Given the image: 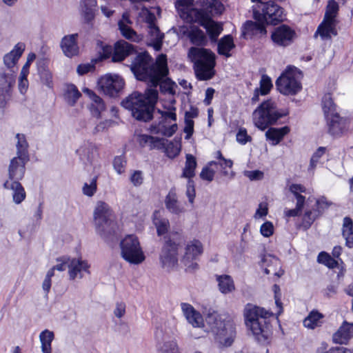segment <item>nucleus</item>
Listing matches in <instances>:
<instances>
[{
	"label": "nucleus",
	"mask_w": 353,
	"mask_h": 353,
	"mask_svg": "<svg viewBox=\"0 0 353 353\" xmlns=\"http://www.w3.org/2000/svg\"><path fill=\"white\" fill-rule=\"evenodd\" d=\"M78 34L65 36L61 41V48L64 54L68 57L75 56L79 52V46L77 42Z\"/></svg>",
	"instance_id": "obj_26"
},
{
	"label": "nucleus",
	"mask_w": 353,
	"mask_h": 353,
	"mask_svg": "<svg viewBox=\"0 0 353 353\" xmlns=\"http://www.w3.org/2000/svg\"><path fill=\"white\" fill-rule=\"evenodd\" d=\"M322 108L326 119L332 117L336 112V105L334 103L333 99L330 93L325 94L322 99Z\"/></svg>",
	"instance_id": "obj_41"
},
{
	"label": "nucleus",
	"mask_w": 353,
	"mask_h": 353,
	"mask_svg": "<svg viewBox=\"0 0 353 353\" xmlns=\"http://www.w3.org/2000/svg\"><path fill=\"white\" fill-rule=\"evenodd\" d=\"M203 245L199 240L194 239L190 241L186 247L183 261L187 265L186 261L196 259L203 253Z\"/></svg>",
	"instance_id": "obj_30"
},
{
	"label": "nucleus",
	"mask_w": 353,
	"mask_h": 353,
	"mask_svg": "<svg viewBox=\"0 0 353 353\" xmlns=\"http://www.w3.org/2000/svg\"><path fill=\"white\" fill-rule=\"evenodd\" d=\"M196 165V158L192 154H186L185 166L183 168L181 177L187 179L188 180H192V178L195 176Z\"/></svg>",
	"instance_id": "obj_33"
},
{
	"label": "nucleus",
	"mask_w": 353,
	"mask_h": 353,
	"mask_svg": "<svg viewBox=\"0 0 353 353\" xmlns=\"http://www.w3.org/2000/svg\"><path fill=\"white\" fill-rule=\"evenodd\" d=\"M29 157L17 156L10 160L8 167L9 181H19L25 174V165L28 161Z\"/></svg>",
	"instance_id": "obj_17"
},
{
	"label": "nucleus",
	"mask_w": 353,
	"mask_h": 353,
	"mask_svg": "<svg viewBox=\"0 0 353 353\" xmlns=\"http://www.w3.org/2000/svg\"><path fill=\"white\" fill-rule=\"evenodd\" d=\"M302 73L295 67H288L278 78L276 85L278 90L285 95H294L301 90Z\"/></svg>",
	"instance_id": "obj_9"
},
{
	"label": "nucleus",
	"mask_w": 353,
	"mask_h": 353,
	"mask_svg": "<svg viewBox=\"0 0 353 353\" xmlns=\"http://www.w3.org/2000/svg\"><path fill=\"white\" fill-rule=\"evenodd\" d=\"M130 181L134 186H139L143 183V172L140 170L134 171L130 176Z\"/></svg>",
	"instance_id": "obj_59"
},
{
	"label": "nucleus",
	"mask_w": 353,
	"mask_h": 353,
	"mask_svg": "<svg viewBox=\"0 0 353 353\" xmlns=\"http://www.w3.org/2000/svg\"><path fill=\"white\" fill-rule=\"evenodd\" d=\"M317 353H353L350 349L341 346H334L329 349H319Z\"/></svg>",
	"instance_id": "obj_54"
},
{
	"label": "nucleus",
	"mask_w": 353,
	"mask_h": 353,
	"mask_svg": "<svg viewBox=\"0 0 353 353\" xmlns=\"http://www.w3.org/2000/svg\"><path fill=\"white\" fill-rule=\"evenodd\" d=\"M162 353H176L179 352L177 343L175 340H172L163 343L159 347Z\"/></svg>",
	"instance_id": "obj_51"
},
{
	"label": "nucleus",
	"mask_w": 353,
	"mask_h": 353,
	"mask_svg": "<svg viewBox=\"0 0 353 353\" xmlns=\"http://www.w3.org/2000/svg\"><path fill=\"white\" fill-rule=\"evenodd\" d=\"M181 308L187 321L194 327L201 328L204 327V320L201 314L194 307L187 303H182Z\"/></svg>",
	"instance_id": "obj_19"
},
{
	"label": "nucleus",
	"mask_w": 353,
	"mask_h": 353,
	"mask_svg": "<svg viewBox=\"0 0 353 353\" xmlns=\"http://www.w3.org/2000/svg\"><path fill=\"white\" fill-rule=\"evenodd\" d=\"M273 290L274 292L275 303L279 309L277 314L279 315L283 311L282 303L281 301L280 288L279 285L275 284L273 285Z\"/></svg>",
	"instance_id": "obj_61"
},
{
	"label": "nucleus",
	"mask_w": 353,
	"mask_h": 353,
	"mask_svg": "<svg viewBox=\"0 0 353 353\" xmlns=\"http://www.w3.org/2000/svg\"><path fill=\"white\" fill-rule=\"evenodd\" d=\"M205 321L216 342L223 347L232 345L236 337V325L234 318L213 312L207 315Z\"/></svg>",
	"instance_id": "obj_3"
},
{
	"label": "nucleus",
	"mask_w": 353,
	"mask_h": 353,
	"mask_svg": "<svg viewBox=\"0 0 353 353\" xmlns=\"http://www.w3.org/2000/svg\"><path fill=\"white\" fill-rule=\"evenodd\" d=\"M235 48L234 40L230 35L222 37L218 43V53L225 57H231L230 51Z\"/></svg>",
	"instance_id": "obj_37"
},
{
	"label": "nucleus",
	"mask_w": 353,
	"mask_h": 353,
	"mask_svg": "<svg viewBox=\"0 0 353 353\" xmlns=\"http://www.w3.org/2000/svg\"><path fill=\"white\" fill-rule=\"evenodd\" d=\"M216 280L218 283L219 290L222 294H227L235 290L234 280L230 275H217Z\"/></svg>",
	"instance_id": "obj_32"
},
{
	"label": "nucleus",
	"mask_w": 353,
	"mask_h": 353,
	"mask_svg": "<svg viewBox=\"0 0 353 353\" xmlns=\"http://www.w3.org/2000/svg\"><path fill=\"white\" fill-rule=\"evenodd\" d=\"M328 127V132L332 137H340L347 132L349 129L348 121L339 116H335L326 119Z\"/></svg>",
	"instance_id": "obj_18"
},
{
	"label": "nucleus",
	"mask_w": 353,
	"mask_h": 353,
	"mask_svg": "<svg viewBox=\"0 0 353 353\" xmlns=\"http://www.w3.org/2000/svg\"><path fill=\"white\" fill-rule=\"evenodd\" d=\"M162 151L170 159H174L179 155L181 151L180 142L175 140L173 141H169L167 139L166 144H165V148L162 150Z\"/></svg>",
	"instance_id": "obj_45"
},
{
	"label": "nucleus",
	"mask_w": 353,
	"mask_h": 353,
	"mask_svg": "<svg viewBox=\"0 0 353 353\" xmlns=\"http://www.w3.org/2000/svg\"><path fill=\"white\" fill-rule=\"evenodd\" d=\"M149 45L152 46L156 51L161 49L163 39L164 37L163 33H161L157 27H152L148 30Z\"/></svg>",
	"instance_id": "obj_36"
},
{
	"label": "nucleus",
	"mask_w": 353,
	"mask_h": 353,
	"mask_svg": "<svg viewBox=\"0 0 353 353\" xmlns=\"http://www.w3.org/2000/svg\"><path fill=\"white\" fill-rule=\"evenodd\" d=\"M257 21H248L244 24L245 32L252 35L265 34V26L263 19Z\"/></svg>",
	"instance_id": "obj_39"
},
{
	"label": "nucleus",
	"mask_w": 353,
	"mask_h": 353,
	"mask_svg": "<svg viewBox=\"0 0 353 353\" xmlns=\"http://www.w3.org/2000/svg\"><path fill=\"white\" fill-rule=\"evenodd\" d=\"M25 50V44L23 43H17L14 48L8 54H6L3 57V62L5 65L10 69V72L12 70H15L17 72V68L15 67L18 60L21 57L23 51Z\"/></svg>",
	"instance_id": "obj_25"
},
{
	"label": "nucleus",
	"mask_w": 353,
	"mask_h": 353,
	"mask_svg": "<svg viewBox=\"0 0 353 353\" xmlns=\"http://www.w3.org/2000/svg\"><path fill=\"white\" fill-rule=\"evenodd\" d=\"M83 92L86 94L88 97L90 98L91 103L90 105H99V104H104L103 100L101 97L97 96L92 90L88 89V88H84L83 90Z\"/></svg>",
	"instance_id": "obj_56"
},
{
	"label": "nucleus",
	"mask_w": 353,
	"mask_h": 353,
	"mask_svg": "<svg viewBox=\"0 0 353 353\" xmlns=\"http://www.w3.org/2000/svg\"><path fill=\"white\" fill-rule=\"evenodd\" d=\"M353 338V323L344 321L332 335V342L339 345H347Z\"/></svg>",
	"instance_id": "obj_20"
},
{
	"label": "nucleus",
	"mask_w": 353,
	"mask_h": 353,
	"mask_svg": "<svg viewBox=\"0 0 353 353\" xmlns=\"http://www.w3.org/2000/svg\"><path fill=\"white\" fill-rule=\"evenodd\" d=\"M152 223L157 229L158 236L166 234L170 228L169 220L161 214V212L156 210L152 214Z\"/></svg>",
	"instance_id": "obj_31"
},
{
	"label": "nucleus",
	"mask_w": 353,
	"mask_h": 353,
	"mask_svg": "<svg viewBox=\"0 0 353 353\" xmlns=\"http://www.w3.org/2000/svg\"><path fill=\"white\" fill-rule=\"evenodd\" d=\"M339 10L338 3L335 0H329L326 6L324 18L319 26L314 37L319 34L321 39L328 40L332 36L337 34L336 26L337 25L336 17Z\"/></svg>",
	"instance_id": "obj_8"
},
{
	"label": "nucleus",
	"mask_w": 353,
	"mask_h": 353,
	"mask_svg": "<svg viewBox=\"0 0 353 353\" xmlns=\"http://www.w3.org/2000/svg\"><path fill=\"white\" fill-rule=\"evenodd\" d=\"M54 339V334L52 331L45 330L39 334V340L41 344V351L43 353H51V343Z\"/></svg>",
	"instance_id": "obj_42"
},
{
	"label": "nucleus",
	"mask_w": 353,
	"mask_h": 353,
	"mask_svg": "<svg viewBox=\"0 0 353 353\" xmlns=\"http://www.w3.org/2000/svg\"><path fill=\"white\" fill-rule=\"evenodd\" d=\"M162 118L164 121L159 122L157 125H152L150 127V132L154 134H161L165 137H172L177 130V125L172 123L167 126L165 123L168 119L172 121H176V114L175 113V108H173L168 111H160Z\"/></svg>",
	"instance_id": "obj_13"
},
{
	"label": "nucleus",
	"mask_w": 353,
	"mask_h": 353,
	"mask_svg": "<svg viewBox=\"0 0 353 353\" xmlns=\"http://www.w3.org/2000/svg\"><path fill=\"white\" fill-rule=\"evenodd\" d=\"M276 107L272 100L263 102L252 113L254 125L261 130H265L269 125L274 124L280 118L285 116Z\"/></svg>",
	"instance_id": "obj_7"
},
{
	"label": "nucleus",
	"mask_w": 353,
	"mask_h": 353,
	"mask_svg": "<svg viewBox=\"0 0 353 353\" xmlns=\"http://www.w3.org/2000/svg\"><path fill=\"white\" fill-rule=\"evenodd\" d=\"M120 248L121 257L129 263L139 265L145 261V254L135 235L125 236L120 243Z\"/></svg>",
	"instance_id": "obj_10"
},
{
	"label": "nucleus",
	"mask_w": 353,
	"mask_h": 353,
	"mask_svg": "<svg viewBox=\"0 0 353 353\" xmlns=\"http://www.w3.org/2000/svg\"><path fill=\"white\" fill-rule=\"evenodd\" d=\"M188 37L191 43L196 46H203L207 41L204 32L196 27L191 28L188 34Z\"/></svg>",
	"instance_id": "obj_44"
},
{
	"label": "nucleus",
	"mask_w": 353,
	"mask_h": 353,
	"mask_svg": "<svg viewBox=\"0 0 353 353\" xmlns=\"http://www.w3.org/2000/svg\"><path fill=\"white\" fill-rule=\"evenodd\" d=\"M16 138L17 139V155L24 157H28V144L27 143V141L26 139L25 135L23 134H17L16 135Z\"/></svg>",
	"instance_id": "obj_47"
},
{
	"label": "nucleus",
	"mask_w": 353,
	"mask_h": 353,
	"mask_svg": "<svg viewBox=\"0 0 353 353\" xmlns=\"http://www.w3.org/2000/svg\"><path fill=\"white\" fill-rule=\"evenodd\" d=\"M63 96L67 103L72 105L79 99L81 94L74 85L68 84L65 85Z\"/></svg>",
	"instance_id": "obj_43"
},
{
	"label": "nucleus",
	"mask_w": 353,
	"mask_h": 353,
	"mask_svg": "<svg viewBox=\"0 0 353 353\" xmlns=\"http://www.w3.org/2000/svg\"><path fill=\"white\" fill-rule=\"evenodd\" d=\"M177 256L178 244L170 239L166 240L159 256L161 267L168 271L173 270L178 264Z\"/></svg>",
	"instance_id": "obj_12"
},
{
	"label": "nucleus",
	"mask_w": 353,
	"mask_h": 353,
	"mask_svg": "<svg viewBox=\"0 0 353 353\" xmlns=\"http://www.w3.org/2000/svg\"><path fill=\"white\" fill-rule=\"evenodd\" d=\"M253 14L256 20L263 19L268 24H276L284 19L283 10L272 1L265 4H255Z\"/></svg>",
	"instance_id": "obj_11"
},
{
	"label": "nucleus",
	"mask_w": 353,
	"mask_h": 353,
	"mask_svg": "<svg viewBox=\"0 0 353 353\" xmlns=\"http://www.w3.org/2000/svg\"><path fill=\"white\" fill-rule=\"evenodd\" d=\"M209 8H210L211 12H214L216 14H221L224 10V6L219 0H211L209 3Z\"/></svg>",
	"instance_id": "obj_57"
},
{
	"label": "nucleus",
	"mask_w": 353,
	"mask_h": 353,
	"mask_svg": "<svg viewBox=\"0 0 353 353\" xmlns=\"http://www.w3.org/2000/svg\"><path fill=\"white\" fill-rule=\"evenodd\" d=\"M137 142L139 145L143 148L148 147L151 150H157L162 151L165 148L167 139L143 134L137 136Z\"/></svg>",
	"instance_id": "obj_23"
},
{
	"label": "nucleus",
	"mask_w": 353,
	"mask_h": 353,
	"mask_svg": "<svg viewBox=\"0 0 353 353\" xmlns=\"http://www.w3.org/2000/svg\"><path fill=\"white\" fill-rule=\"evenodd\" d=\"M327 149L325 147H319L313 154L310 163V168L314 169L320 159V158L325 153Z\"/></svg>",
	"instance_id": "obj_53"
},
{
	"label": "nucleus",
	"mask_w": 353,
	"mask_h": 353,
	"mask_svg": "<svg viewBox=\"0 0 353 353\" xmlns=\"http://www.w3.org/2000/svg\"><path fill=\"white\" fill-rule=\"evenodd\" d=\"M324 316L317 310L311 311L303 321V325L308 329L314 330L321 325Z\"/></svg>",
	"instance_id": "obj_38"
},
{
	"label": "nucleus",
	"mask_w": 353,
	"mask_h": 353,
	"mask_svg": "<svg viewBox=\"0 0 353 353\" xmlns=\"http://www.w3.org/2000/svg\"><path fill=\"white\" fill-rule=\"evenodd\" d=\"M342 235L345 239L346 246L353 248V221L350 217L343 219Z\"/></svg>",
	"instance_id": "obj_40"
},
{
	"label": "nucleus",
	"mask_w": 353,
	"mask_h": 353,
	"mask_svg": "<svg viewBox=\"0 0 353 353\" xmlns=\"http://www.w3.org/2000/svg\"><path fill=\"white\" fill-rule=\"evenodd\" d=\"M134 46L124 40L118 41L114 44V52L112 56L113 62H119L124 60L134 52Z\"/></svg>",
	"instance_id": "obj_24"
},
{
	"label": "nucleus",
	"mask_w": 353,
	"mask_h": 353,
	"mask_svg": "<svg viewBox=\"0 0 353 353\" xmlns=\"http://www.w3.org/2000/svg\"><path fill=\"white\" fill-rule=\"evenodd\" d=\"M125 164L126 162L122 157H117L114 159L113 166L119 174H121L124 172Z\"/></svg>",
	"instance_id": "obj_58"
},
{
	"label": "nucleus",
	"mask_w": 353,
	"mask_h": 353,
	"mask_svg": "<svg viewBox=\"0 0 353 353\" xmlns=\"http://www.w3.org/2000/svg\"><path fill=\"white\" fill-rule=\"evenodd\" d=\"M132 23L128 13L122 14L121 19L118 22L119 29L121 34L126 39L134 42H139L142 40L143 37L137 34V33L131 28L129 25Z\"/></svg>",
	"instance_id": "obj_22"
},
{
	"label": "nucleus",
	"mask_w": 353,
	"mask_h": 353,
	"mask_svg": "<svg viewBox=\"0 0 353 353\" xmlns=\"http://www.w3.org/2000/svg\"><path fill=\"white\" fill-rule=\"evenodd\" d=\"M76 153L80 161L85 165H92L94 168L99 167L97 164L99 153L97 146L92 142L84 141L77 149Z\"/></svg>",
	"instance_id": "obj_14"
},
{
	"label": "nucleus",
	"mask_w": 353,
	"mask_h": 353,
	"mask_svg": "<svg viewBox=\"0 0 353 353\" xmlns=\"http://www.w3.org/2000/svg\"><path fill=\"white\" fill-rule=\"evenodd\" d=\"M15 70H12V72L7 74L3 73L0 75V100L5 101L10 88L15 82L14 78Z\"/></svg>",
	"instance_id": "obj_28"
},
{
	"label": "nucleus",
	"mask_w": 353,
	"mask_h": 353,
	"mask_svg": "<svg viewBox=\"0 0 353 353\" xmlns=\"http://www.w3.org/2000/svg\"><path fill=\"white\" fill-rule=\"evenodd\" d=\"M131 70L137 79L148 81L153 88L147 89L144 94L134 92L121 101V105L130 110L135 119L147 122L153 117L158 99L155 88L168 74L166 56L159 55L154 63L148 53H141L132 62Z\"/></svg>",
	"instance_id": "obj_1"
},
{
	"label": "nucleus",
	"mask_w": 353,
	"mask_h": 353,
	"mask_svg": "<svg viewBox=\"0 0 353 353\" xmlns=\"http://www.w3.org/2000/svg\"><path fill=\"white\" fill-rule=\"evenodd\" d=\"M290 132V128L288 126H284L281 128H270L265 132L267 139L272 141L273 145H277Z\"/></svg>",
	"instance_id": "obj_34"
},
{
	"label": "nucleus",
	"mask_w": 353,
	"mask_h": 353,
	"mask_svg": "<svg viewBox=\"0 0 353 353\" xmlns=\"http://www.w3.org/2000/svg\"><path fill=\"white\" fill-rule=\"evenodd\" d=\"M96 7L81 8V14L86 21H90L94 17Z\"/></svg>",
	"instance_id": "obj_62"
},
{
	"label": "nucleus",
	"mask_w": 353,
	"mask_h": 353,
	"mask_svg": "<svg viewBox=\"0 0 353 353\" xmlns=\"http://www.w3.org/2000/svg\"><path fill=\"white\" fill-rule=\"evenodd\" d=\"M113 211L110 205L102 201L97 203L93 212L94 223L97 233L105 239L114 232Z\"/></svg>",
	"instance_id": "obj_6"
},
{
	"label": "nucleus",
	"mask_w": 353,
	"mask_h": 353,
	"mask_svg": "<svg viewBox=\"0 0 353 353\" xmlns=\"http://www.w3.org/2000/svg\"><path fill=\"white\" fill-rule=\"evenodd\" d=\"M41 79L43 84L48 88L52 87V74L48 70H43L41 72Z\"/></svg>",
	"instance_id": "obj_63"
},
{
	"label": "nucleus",
	"mask_w": 353,
	"mask_h": 353,
	"mask_svg": "<svg viewBox=\"0 0 353 353\" xmlns=\"http://www.w3.org/2000/svg\"><path fill=\"white\" fill-rule=\"evenodd\" d=\"M192 0H177L175 7L181 12V16L190 23H197L205 28L210 39L216 41L223 30L221 26L211 19L203 10L190 8Z\"/></svg>",
	"instance_id": "obj_4"
},
{
	"label": "nucleus",
	"mask_w": 353,
	"mask_h": 353,
	"mask_svg": "<svg viewBox=\"0 0 353 353\" xmlns=\"http://www.w3.org/2000/svg\"><path fill=\"white\" fill-rule=\"evenodd\" d=\"M319 214L318 212H312V210L306 211L303 217L301 227L304 230H307Z\"/></svg>",
	"instance_id": "obj_49"
},
{
	"label": "nucleus",
	"mask_w": 353,
	"mask_h": 353,
	"mask_svg": "<svg viewBox=\"0 0 353 353\" xmlns=\"http://www.w3.org/2000/svg\"><path fill=\"white\" fill-rule=\"evenodd\" d=\"M272 87L271 79L267 75H263L260 81V87L256 88L252 97V103H256L259 100V95H266L268 94Z\"/></svg>",
	"instance_id": "obj_35"
},
{
	"label": "nucleus",
	"mask_w": 353,
	"mask_h": 353,
	"mask_svg": "<svg viewBox=\"0 0 353 353\" xmlns=\"http://www.w3.org/2000/svg\"><path fill=\"white\" fill-rule=\"evenodd\" d=\"M165 205L168 210L174 214L185 212L184 207L179 202L176 192L170 190L165 199Z\"/></svg>",
	"instance_id": "obj_29"
},
{
	"label": "nucleus",
	"mask_w": 353,
	"mask_h": 353,
	"mask_svg": "<svg viewBox=\"0 0 353 353\" xmlns=\"http://www.w3.org/2000/svg\"><path fill=\"white\" fill-rule=\"evenodd\" d=\"M236 141L241 144L245 145L248 142L252 141V137L248 135L245 128H240L236 135Z\"/></svg>",
	"instance_id": "obj_52"
},
{
	"label": "nucleus",
	"mask_w": 353,
	"mask_h": 353,
	"mask_svg": "<svg viewBox=\"0 0 353 353\" xmlns=\"http://www.w3.org/2000/svg\"><path fill=\"white\" fill-rule=\"evenodd\" d=\"M186 196L188 198L189 202L190 203H193L195 198V188L194 183L192 180H188L186 188Z\"/></svg>",
	"instance_id": "obj_60"
},
{
	"label": "nucleus",
	"mask_w": 353,
	"mask_h": 353,
	"mask_svg": "<svg viewBox=\"0 0 353 353\" xmlns=\"http://www.w3.org/2000/svg\"><path fill=\"white\" fill-rule=\"evenodd\" d=\"M68 274L70 279L72 280L76 278L81 279L83 276V273H90V265L86 261L81 259H72L69 261L68 265Z\"/></svg>",
	"instance_id": "obj_21"
},
{
	"label": "nucleus",
	"mask_w": 353,
	"mask_h": 353,
	"mask_svg": "<svg viewBox=\"0 0 353 353\" xmlns=\"http://www.w3.org/2000/svg\"><path fill=\"white\" fill-rule=\"evenodd\" d=\"M98 85L105 94L114 97L123 88L124 81L119 75L106 74L99 80Z\"/></svg>",
	"instance_id": "obj_15"
},
{
	"label": "nucleus",
	"mask_w": 353,
	"mask_h": 353,
	"mask_svg": "<svg viewBox=\"0 0 353 353\" xmlns=\"http://www.w3.org/2000/svg\"><path fill=\"white\" fill-rule=\"evenodd\" d=\"M3 186L6 189L11 190L12 192V199L16 204L21 203L26 199V192L19 181L7 180Z\"/></svg>",
	"instance_id": "obj_27"
},
{
	"label": "nucleus",
	"mask_w": 353,
	"mask_h": 353,
	"mask_svg": "<svg viewBox=\"0 0 353 353\" xmlns=\"http://www.w3.org/2000/svg\"><path fill=\"white\" fill-rule=\"evenodd\" d=\"M188 57L194 63L197 79L205 81L212 78L214 75V53L208 49L192 47Z\"/></svg>",
	"instance_id": "obj_5"
},
{
	"label": "nucleus",
	"mask_w": 353,
	"mask_h": 353,
	"mask_svg": "<svg viewBox=\"0 0 353 353\" xmlns=\"http://www.w3.org/2000/svg\"><path fill=\"white\" fill-rule=\"evenodd\" d=\"M184 132L186 134L185 139H189L194 132V121L190 119H185Z\"/></svg>",
	"instance_id": "obj_64"
},
{
	"label": "nucleus",
	"mask_w": 353,
	"mask_h": 353,
	"mask_svg": "<svg viewBox=\"0 0 353 353\" xmlns=\"http://www.w3.org/2000/svg\"><path fill=\"white\" fill-rule=\"evenodd\" d=\"M296 33L292 28L282 25L274 30L271 38L275 45L285 47L293 42Z\"/></svg>",
	"instance_id": "obj_16"
},
{
	"label": "nucleus",
	"mask_w": 353,
	"mask_h": 353,
	"mask_svg": "<svg viewBox=\"0 0 353 353\" xmlns=\"http://www.w3.org/2000/svg\"><path fill=\"white\" fill-rule=\"evenodd\" d=\"M317 261L329 268L333 269L338 266V261L325 252H321L319 254Z\"/></svg>",
	"instance_id": "obj_48"
},
{
	"label": "nucleus",
	"mask_w": 353,
	"mask_h": 353,
	"mask_svg": "<svg viewBox=\"0 0 353 353\" xmlns=\"http://www.w3.org/2000/svg\"><path fill=\"white\" fill-rule=\"evenodd\" d=\"M272 312L248 303L243 310L245 324L252 335L259 343H265L272 335V325L270 318Z\"/></svg>",
	"instance_id": "obj_2"
},
{
	"label": "nucleus",
	"mask_w": 353,
	"mask_h": 353,
	"mask_svg": "<svg viewBox=\"0 0 353 353\" xmlns=\"http://www.w3.org/2000/svg\"><path fill=\"white\" fill-rule=\"evenodd\" d=\"M261 234L265 237H270L274 233V225L270 221H265L260 228Z\"/></svg>",
	"instance_id": "obj_55"
},
{
	"label": "nucleus",
	"mask_w": 353,
	"mask_h": 353,
	"mask_svg": "<svg viewBox=\"0 0 353 353\" xmlns=\"http://www.w3.org/2000/svg\"><path fill=\"white\" fill-rule=\"evenodd\" d=\"M97 178L96 176L90 180V183H84L82 188L83 194L88 196H92L94 194L97 189Z\"/></svg>",
	"instance_id": "obj_50"
},
{
	"label": "nucleus",
	"mask_w": 353,
	"mask_h": 353,
	"mask_svg": "<svg viewBox=\"0 0 353 353\" xmlns=\"http://www.w3.org/2000/svg\"><path fill=\"white\" fill-rule=\"evenodd\" d=\"M212 166L217 168L216 161H212L209 162L208 165L202 169L200 173V177L202 180L208 182L213 181L216 171L212 168Z\"/></svg>",
	"instance_id": "obj_46"
}]
</instances>
